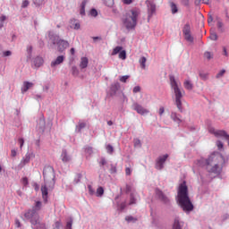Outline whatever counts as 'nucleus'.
I'll list each match as a JSON object with an SVG mask.
<instances>
[{
    "label": "nucleus",
    "mask_w": 229,
    "mask_h": 229,
    "mask_svg": "<svg viewBox=\"0 0 229 229\" xmlns=\"http://www.w3.org/2000/svg\"><path fill=\"white\" fill-rule=\"evenodd\" d=\"M229 157H225L221 153L215 152L211 154L208 159L201 157L194 162L196 167H206L208 173H214V174H221L223 166L228 164Z\"/></svg>",
    "instance_id": "1"
},
{
    "label": "nucleus",
    "mask_w": 229,
    "mask_h": 229,
    "mask_svg": "<svg viewBox=\"0 0 229 229\" xmlns=\"http://www.w3.org/2000/svg\"><path fill=\"white\" fill-rule=\"evenodd\" d=\"M177 203L186 214L194 210V205H192L191 198H189V188L185 181L179 185L177 191Z\"/></svg>",
    "instance_id": "2"
},
{
    "label": "nucleus",
    "mask_w": 229,
    "mask_h": 229,
    "mask_svg": "<svg viewBox=\"0 0 229 229\" xmlns=\"http://www.w3.org/2000/svg\"><path fill=\"white\" fill-rule=\"evenodd\" d=\"M43 176L45 184L41 186V192L45 203H47V196L49 194L47 187H49V189L55 188V168L51 165L45 166L43 170Z\"/></svg>",
    "instance_id": "3"
},
{
    "label": "nucleus",
    "mask_w": 229,
    "mask_h": 229,
    "mask_svg": "<svg viewBox=\"0 0 229 229\" xmlns=\"http://www.w3.org/2000/svg\"><path fill=\"white\" fill-rule=\"evenodd\" d=\"M139 17H140V9L139 8H132L126 13L123 18V24L126 30H135Z\"/></svg>",
    "instance_id": "4"
},
{
    "label": "nucleus",
    "mask_w": 229,
    "mask_h": 229,
    "mask_svg": "<svg viewBox=\"0 0 229 229\" xmlns=\"http://www.w3.org/2000/svg\"><path fill=\"white\" fill-rule=\"evenodd\" d=\"M169 80L171 89L174 90V94L175 96V105L179 112H183V107L182 106V98H183V93L180 89V83L176 81L174 75H170Z\"/></svg>",
    "instance_id": "5"
},
{
    "label": "nucleus",
    "mask_w": 229,
    "mask_h": 229,
    "mask_svg": "<svg viewBox=\"0 0 229 229\" xmlns=\"http://www.w3.org/2000/svg\"><path fill=\"white\" fill-rule=\"evenodd\" d=\"M24 218L27 221H30L31 226L32 225H37L38 219H40V216L33 209H29L27 212L24 213Z\"/></svg>",
    "instance_id": "6"
},
{
    "label": "nucleus",
    "mask_w": 229,
    "mask_h": 229,
    "mask_svg": "<svg viewBox=\"0 0 229 229\" xmlns=\"http://www.w3.org/2000/svg\"><path fill=\"white\" fill-rule=\"evenodd\" d=\"M169 158V154H164L162 156H159L156 159L155 168L157 171H162L165 165V162H167V159Z\"/></svg>",
    "instance_id": "7"
},
{
    "label": "nucleus",
    "mask_w": 229,
    "mask_h": 229,
    "mask_svg": "<svg viewBox=\"0 0 229 229\" xmlns=\"http://www.w3.org/2000/svg\"><path fill=\"white\" fill-rule=\"evenodd\" d=\"M182 33L184 36V39L189 42L190 44H194V37L191 34V25L186 23L182 29Z\"/></svg>",
    "instance_id": "8"
},
{
    "label": "nucleus",
    "mask_w": 229,
    "mask_h": 229,
    "mask_svg": "<svg viewBox=\"0 0 229 229\" xmlns=\"http://www.w3.org/2000/svg\"><path fill=\"white\" fill-rule=\"evenodd\" d=\"M33 157V153L27 152L25 157H22L20 164L17 165L16 169L21 171L27 164H30L31 157Z\"/></svg>",
    "instance_id": "9"
},
{
    "label": "nucleus",
    "mask_w": 229,
    "mask_h": 229,
    "mask_svg": "<svg viewBox=\"0 0 229 229\" xmlns=\"http://www.w3.org/2000/svg\"><path fill=\"white\" fill-rule=\"evenodd\" d=\"M156 197L165 205H169L171 203V199H169V197H167V195H165L164 192L158 189H156Z\"/></svg>",
    "instance_id": "10"
},
{
    "label": "nucleus",
    "mask_w": 229,
    "mask_h": 229,
    "mask_svg": "<svg viewBox=\"0 0 229 229\" xmlns=\"http://www.w3.org/2000/svg\"><path fill=\"white\" fill-rule=\"evenodd\" d=\"M146 4L148 8V19H151L153 14L157 12V5L155 4V2L151 0H147Z\"/></svg>",
    "instance_id": "11"
},
{
    "label": "nucleus",
    "mask_w": 229,
    "mask_h": 229,
    "mask_svg": "<svg viewBox=\"0 0 229 229\" xmlns=\"http://www.w3.org/2000/svg\"><path fill=\"white\" fill-rule=\"evenodd\" d=\"M121 89V84L118 81L113 82L109 88L108 96L114 98Z\"/></svg>",
    "instance_id": "12"
},
{
    "label": "nucleus",
    "mask_w": 229,
    "mask_h": 229,
    "mask_svg": "<svg viewBox=\"0 0 229 229\" xmlns=\"http://www.w3.org/2000/svg\"><path fill=\"white\" fill-rule=\"evenodd\" d=\"M60 158L64 164H69V162L72 161V156L65 148L62 150Z\"/></svg>",
    "instance_id": "13"
},
{
    "label": "nucleus",
    "mask_w": 229,
    "mask_h": 229,
    "mask_svg": "<svg viewBox=\"0 0 229 229\" xmlns=\"http://www.w3.org/2000/svg\"><path fill=\"white\" fill-rule=\"evenodd\" d=\"M133 110L137 112V114H140V115H146V114H149V111L146 108H144L141 105L138 103H134L132 105Z\"/></svg>",
    "instance_id": "14"
},
{
    "label": "nucleus",
    "mask_w": 229,
    "mask_h": 229,
    "mask_svg": "<svg viewBox=\"0 0 229 229\" xmlns=\"http://www.w3.org/2000/svg\"><path fill=\"white\" fill-rule=\"evenodd\" d=\"M67 47H69V41L65 39H60L57 43V51L59 53H64Z\"/></svg>",
    "instance_id": "15"
},
{
    "label": "nucleus",
    "mask_w": 229,
    "mask_h": 229,
    "mask_svg": "<svg viewBox=\"0 0 229 229\" xmlns=\"http://www.w3.org/2000/svg\"><path fill=\"white\" fill-rule=\"evenodd\" d=\"M64 60H65L64 55H58L55 60L51 62L50 67L55 69V67H57V65H60V64H64Z\"/></svg>",
    "instance_id": "16"
},
{
    "label": "nucleus",
    "mask_w": 229,
    "mask_h": 229,
    "mask_svg": "<svg viewBox=\"0 0 229 229\" xmlns=\"http://www.w3.org/2000/svg\"><path fill=\"white\" fill-rule=\"evenodd\" d=\"M48 38H49L50 42L53 44V46H57L59 40H61L60 36H58L51 31L48 33Z\"/></svg>",
    "instance_id": "17"
},
{
    "label": "nucleus",
    "mask_w": 229,
    "mask_h": 229,
    "mask_svg": "<svg viewBox=\"0 0 229 229\" xmlns=\"http://www.w3.org/2000/svg\"><path fill=\"white\" fill-rule=\"evenodd\" d=\"M183 228V222L180 221V217L175 216L174 220L173 229H182Z\"/></svg>",
    "instance_id": "18"
},
{
    "label": "nucleus",
    "mask_w": 229,
    "mask_h": 229,
    "mask_svg": "<svg viewBox=\"0 0 229 229\" xmlns=\"http://www.w3.org/2000/svg\"><path fill=\"white\" fill-rule=\"evenodd\" d=\"M70 28L72 30H80L81 28V25L80 24V21L76 19L70 20Z\"/></svg>",
    "instance_id": "19"
},
{
    "label": "nucleus",
    "mask_w": 229,
    "mask_h": 229,
    "mask_svg": "<svg viewBox=\"0 0 229 229\" xmlns=\"http://www.w3.org/2000/svg\"><path fill=\"white\" fill-rule=\"evenodd\" d=\"M37 128H38L41 131L46 130V120L44 117H40L38 121Z\"/></svg>",
    "instance_id": "20"
},
{
    "label": "nucleus",
    "mask_w": 229,
    "mask_h": 229,
    "mask_svg": "<svg viewBox=\"0 0 229 229\" xmlns=\"http://www.w3.org/2000/svg\"><path fill=\"white\" fill-rule=\"evenodd\" d=\"M32 229H47L46 228V224L40 222V219H38L35 225H31Z\"/></svg>",
    "instance_id": "21"
},
{
    "label": "nucleus",
    "mask_w": 229,
    "mask_h": 229,
    "mask_svg": "<svg viewBox=\"0 0 229 229\" xmlns=\"http://www.w3.org/2000/svg\"><path fill=\"white\" fill-rule=\"evenodd\" d=\"M81 69H87L89 67V58L87 57H81V63H80Z\"/></svg>",
    "instance_id": "22"
},
{
    "label": "nucleus",
    "mask_w": 229,
    "mask_h": 229,
    "mask_svg": "<svg viewBox=\"0 0 229 229\" xmlns=\"http://www.w3.org/2000/svg\"><path fill=\"white\" fill-rule=\"evenodd\" d=\"M89 3L88 0H83L81 4V7H80V15H81L82 17L85 16V7L87 6V4Z\"/></svg>",
    "instance_id": "23"
},
{
    "label": "nucleus",
    "mask_w": 229,
    "mask_h": 229,
    "mask_svg": "<svg viewBox=\"0 0 229 229\" xmlns=\"http://www.w3.org/2000/svg\"><path fill=\"white\" fill-rule=\"evenodd\" d=\"M171 119H173V121L174 123H177V124H180V123H182V119L180 118V114L174 113V112H172L171 113Z\"/></svg>",
    "instance_id": "24"
},
{
    "label": "nucleus",
    "mask_w": 229,
    "mask_h": 229,
    "mask_svg": "<svg viewBox=\"0 0 229 229\" xmlns=\"http://www.w3.org/2000/svg\"><path fill=\"white\" fill-rule=\"evenodd\" d=\"M31 87H33V83L32 82L25 81L23 83L22 88H21V92H28V90H30V89H31Z\"/></svg>",
    "instance_id": "25"
},
{
    "label": "nucleus",
    "mask_w": 229,
    "mask_h": 229,
    "mask_svg": "<svg viewBox=\"0 0 229 229\" xmlns=\"http://www.w3.org/2000/svg\"><path fill=\"white\" fill-rule=\"evenodd\" d=\"M183 85L186 90H192V89H194V84H192V82L190 80L184 81Z\"/></svg>",
    "instance_id": "26"
},
{
    "label": "nucleus",
    "mask_w": 229,
    "mask_h": 229,
    "mask_svg": "<svg viewBox=\"0 0 229 229\" xmlns=\"http://www.w3.org/2000/svg\"><path fill=\"white\" fill-rule=\"evenodd\" d=\"M44 64V59L40 56H37L34 59V65L35 67H40Z\"/></svg>",
    "instance_id": "27"
},
{
    "label": "nucleus",
    "mask_w": 229,
    "mask_h": 229,
    "mask_svg": "<svg viewBox=\"0 0 229 229\" xmlns=\"http://www.w3.org/2000/svg\"><path fill=\"white\" fill-rule=\"evenodd\" d=\"M87 126V123L84 122H79V124L76 126L75 131L80 133Z\"/></svg>",
    "instance_id": "28"
},
{
    "label": "nucleus",
    "mask_w": 229,
    "mask_h": 229,
    "mask_svg": "<svg viewBox=\"0 0 229 229\" xmlns=\"http://www.w3.org/2000/svg\"><path fill=\"white\" fill-rule=\"evenodd\" d=\"M72 223H74V220L72 219V216H70L66 220V225H65L64 229H72Z\"/></svg>",
    "instance_id": "29"
},
{
    "label": "nucleus",
    "mask_w": 229,
    "mask_h": 229,
    "mask_svg": "<svg viewBox=\"0 0 229 229\" xmlns=\"http://www.w3.org/2000/svg\"><path fill=\"white\" fill-rule=\"evenodd\" d=\"M42 208V202L39 200L36 201L35 206L31 208L32 210H35L36 213L38 212Z\"/></svg>",
    "instance_id": "30"
},
{
    "label": "nucleus",
    "mask_w": 229,
    "mask_h": 229,
    "mask_svg": "<svg viewBox=\"0 0 229 229\" xmlns=\"http://www.w3.org/2000/svg\"><path fill=\"white\" fill-rule=\"evenodd\" d=\"M104 194H105V189L101 186L98 187L96 192L97 198H101Z\"/></svg>",
    "instance_id": "31"
},
{
    "label": "nucleus",
    "mask_w": 229,
    "mask_h": 229,
    "mask_svg": "<svg viewBox=\"0 0 229 229\" xmlns=\"http://www.w3.org/2000/svg\"><path fill=\"white\" fill-rule=\"evenodd\" d=\"M170 8H171L172 13H174V14L178 13V6L174 2L170 3Z\"/></svg>",
    "instance_id": "32"
},
{
    "label": "nucleus",
    "mask_w": 229,
    "mask_h": 229,
    "mask_svg": "<svg viewBox=\"0 0 229 229\" xmlns=\"http://www.w3.org/2000/svg\"><path fill=\"white\" fill-rule=\"evenodd\" d=\"M139 62L141 69H146V62H147L146 57L142 56L141 58H140Z\"/></svg>",
    "instance_id": "33"
},
{
    "label": "nucleus",
    "mask_w": 229,
    "mask_h": 229,
    "mask_svg": "<svg viewBox=\"0 0 229 229\" xmlns=\"http://www.w3.org/2000/svg\"><path fill=\"white\" fill-rule=\"evenodd\" d=\"M84 151H85L86 155H88V157H90V155H92V153H94V151L92 150V147H89V146L84 147Z\"/></svg>",
    "instance_id": "34"
},
{
    "label": "nucleus",
    "mask_w": 229,
    "mask_h": 229,
    "mask_svg": "<svg viewBox=\"0 0 229 229\" xmlns=\"http://www.w3.org/2000/svg\"><path fill=\"white\" fill-rule=\"evenodd\" d=\"M204 58H207V60H212V58H214V54H212V52L206 51L204 53Z\"/></svg>",
    "instance_id": "35"
},
{
    "label": "nucleus",
    "mask_w": 229,
    "mask_h": 229,
    "mask_svg": "<svg viewBox=\"0 0 229 229\" xmlns=\"http://www.w3.org/2000/svg\"><path fill=\"white\" fill-rule=\"evenodd\" d=\"M123 51V47H116L113 49L112 55L113 56L117 55L118 53H121Z\"/></svg>",
    "instance_id": "36"
},
{
    "label": "nucleus",
    "mask_w": 229,
    "mask_h": 229,
    "mask_svg": "<svg viewBox=\"0 0 229 229\" xmlns=\"http://www.w3.org/2000/svg\"><path fill=\"white\" fill-rule=\"evenodd\" d=\"M104 4H106V6H108V8H112L114 4V0H104Z\"/></svg>",
    "instance_id": "37"
},
{
    "label": "nucleus",
    "mask_w": 229,
    "mask_h": 229,
    "mask_svg": "<svg viewBox=\"0 0 229 229\" xmlns=\"http://www.w3.org/2000/svg\"><path fill=\"white\" fill-rule=\"evenodd\" d=\"M72 76H79V74H80V70H78V67H76V66H72Z\"/></svg>",
    "instance_id": "38"
},
{
    "label": "nucleus",
    "mask_w": 229,
    "mask_h": 229,
    "mask_svg": "<svg viewBox=\"0 0 229 229\" xmlns=\"http://www.w3.org/2000/svg\"><path fill=\"white\" fill-rule=\"evenodd\" d=\"M106 153H108V155H112L114 153V146L108 144L106 146Z\"/></svg>",
    "instance_id": "39"
},
{
    "label": "nucleus",
    "mask_w": 229,
    "mask_h": 229,
    "mask_svg": "<svg viewBox=\"0 0 229 229\" xmlns=\"http://www.w3.org/2000/svg\"><path fill=\"white\" fill-rule=\"evenodd\" d=\"M81 178H83V175L81 174H77L73 182L74 183H80V182H81Z\"/></svg>",
    "instance_id": "40"
},
{
    "label": "nucleus",
    "mask_w": 229,
    "mask_h": 229,
    "mask_svg": "<svg viewBox=\"0 0 229 229\" xmlns=\"http://www.w3.org/2000/svg\"><path fill=\"white\" fill-rule=\"evenodd\" d=\"M129 79H130V75H123V76H120V77H119V81H120L122 83H126Z\"/></svg>",
    "instance_id": "41"
},
{
    "label": "nucleus",
    "mask_w": 229,
    "mask_h": 229,
    "mask_svg": "<svg viewBox=\"0 0 229 229\" xmlns=\"http://www.w3.org/2000/svg\"><path fill=\"white\" fill-rule=\"evenodd\" d=\"M88 191L89 196H94V194H96V190H94V188L90 184L88 185Z\"/></svg>",
    "instance_id": "42"
},
{
    "label": "nucleus",
    "mask_w": 229,
    "mask_h": 229,
    "mask_svg": "<svg viewBox=\"0 0 229 229\" xmlns=\"http://www.w3.org/2000/svg\"><path fill=\"white\" fill-rule=\"evenodd\" d=\"M125 221H127V223H135L137 221V218L131 216H128L125 217Z\"/></svg>",
    "instance_id": "43"
},
{
    "label": "nucleus",
    "mask_w": 229,
    "mask_h": 229,
    "mask_svg": "<svg viewBox=\"0 0 229 229\" xmlns=\"http://www.w3.org/2000/svg\"><path fill=\"white\" fill-rule=\"evenodd\" d=\"M216 145L217 149L219 151H223V148H224L225 145L221 142V140H216Z\"/></svg>",
    "instance_id": "44"
},
{
    "label": "nucleus",
    "mask_w": 229,
    "mask_h": 229,
    "mask_svg": "<svg viewBox=\"0 0 229 229\" xmlns=\"http://www.w3.org/2000/svg\"><path fill=\"white\" fill-rule=\"evenodd\" d=\"M119 58L121 60H126V50H122L120 53H119Z\"/></svg>",
    "instance_id": "45"
},
{
    "label": "nucleus",
    "mask_w": 229,
    "mask_h": 229,
    "mask_svg": "<svg viewBox=\"0 0 229 229\" xmlns=\"http://www.w3.org/2000/svg\"><path fill=\"white\" fill-rule=\"evenodd\" d=\"M27 53H28V58H31V53H33V47L27 46Z\"/></svg>",
    "instance_id": "46"
},
{
    "label": "nucleus",
    "mask_w": 229,
    "mask_h": 229,
    "mask_svg": "<svg viewBox=\"0 0 229 229\" xmlns=\"http://www.w3.org/2000/svg\"><path fill=\"white\" fill-rule=\"evenodd\" d=\"M110 173H111V174H115V173H117V165H114V164L111 165Z\"/></svg>",
    "instance_id": "47"
},
{
    "label": "nucleus",
    "mask_w": 229,
    "mask_h": 229,
    "mask_svg": "<svg viewBox=\"0 0 229 229\" xmlns=\"http://www.w3.org/2000/svg\"><path fill=\"white\" fill-rule=\"evenodd\" d=\"M181 4L182 6H186V8H189L191 6V0H181Z\"/></svg>",
    "instance_id": "48"
},
{
    "label": "nucleus",
    "mask_w": 229,
    "mask_h": 229,
    "mask_svg": "<svg viewBox=\"0 0 229 229\" xmlns=\"http://www.w3.org/2000/svg\"><path fill=\"white\" fill-rule=\"evenodd\" d=\"M21 183L24 187H28V185L30 184V182L28 181V177H23L21 179Z\"/></svg>",
    "instance_id": "49"
},
{
    "label": "nucleus",
    "mask_w": 229,
    "mask_h": 229,
    "mask_svg": "<svg viewBox=\"0 0 229 229\" xmlns=\"http://www.w3.org/2000/svg\"><path fill=\"white\" fill-rule=\"evenodd\" d=\"M136 203L137 200L135 199V196H133V194H131L129 205H135Z\"/></svg>",
    "instance_id": "50"
},
{
    "label": "nucleus",
    "mask_w": 229,
    "mask_h": 229,
    "mask_svg": "<svg viewBox=\"0 0 229 229\" xmlns=\"http://www.w3.org/2000/svg\"><path fill=\"white\" fill-rule=\"evenodd\" d=\"M98 164L100 167H103V165H106V159L105 157H101Z\"/></svg>",
    "instance_id": "51"
},
{
    "label": "nucleus",
    "mask_w": 229,
    "mask_h": 229,
    "mask_svg": "<svg viewBox=\"0 0 229 229\" xmlns=\"http://www.w3.org/2000/svg\"><path fill=\"white\" fill-rule=\"evenodd\" d=\"M223 26H224L223 21H217V28H218L219 31H221L222 33H223V31H225V29H223Z\"/></svg>",
    "instance_id": "52"
},
{
    "label": "nucleus",
    "mask_w": 229,
    "mask_h": 229,
    "mask_svg": "<svg viewBox=\"0 0 229 229\" xmlns=\"http://www.w3.org/2000/svg\"><path fill=\"white\" fill-rule=\"evenodd\" d=\"M33 4L35 6H41V4H44V0H33Z\"/></svg>",
    "instance_id": "53"
},
{
    "label": "nucleus",
    "mask_w": 229,
    "mask_h": 229,
    "mask_svg": "<svg viewBox=\"0 0 229 229\" xmlns=\"http://www.w3.org/2000/svg\"><path fill=\"white\" fill-rule=\"evenodd\" d=\"M210 40H217V33L211 32L209 36Z\"/></svg>",
    "instance_id": "54"
},
{
    "label": "nucleus",
    "mask_w": 229,
    "mask_h": 229,
    "mask_svg": "<svg viewBox=\"0 0 229 229\" xmlns=\"http://www.w3.org/2000/svg\"><path fill=\"white\" fill-rule=\"evenodd\" d=\"M225 72H226V70H221L216 76V78L219 79V78H223V76H225Z\"/></svg>",
    "instance_id": "55"
},
{
    "label": "nucleus",
    "mask_w": 229,
    "mask_h": 229,
    "mask_svg": "<svg viewBox=\"0 0 229 229\" xmlns=\"http://www.w3.org/2000/svg\"><path fill=\"white\" fill-rule=\"evenodd\" d=\"M8 20V17L4 14L0 15V23L4 24V21Z\"/></svg>",
    "instance_id": "56"
},
{
    "label": "nucleus",
    "mask_w": 229,
    "mask_h": 229,
    "mask_svg": "<svg viewBox=\"0 0 229 229\" xmlns=\"http://www.w3.org/2000/svg\"><path fill=\"white\" fill-rule=\"evenodd\" d=\"M126 208V202H122L121 204H118V210H124Z\"/></svg>",
    "instance_id": "57"
},
{
    "label": "nucleus",
    "mask_w": 229,
    "mask_h": 229,
    "mask_svg": "<svg viewBox=\"0 0 229 229\" xmlns=\"http://www.w3.org/2000/svg\"><path fill=\"white\" fill-rule=\"evenodd\" d=\"M89 14L91 15V17H98V10L91 9Z\"/></svg>",
    "instance_id": "58"
},
{
    "label": "nucleus",
    "mask_w": 229,
    "mask_h": 229,
    "mask_svg": "<svg viewBox=\"0 0 229 229\" xmlns=\"http://www.w3.org/2000/svg\"><path fill=\"white\" fill-rule=\"evenodd\" d=\"M30 5V2L28 0H24L21 4V8H28Z\"/></svg>",
    "instance_id": "59"
},
{
    "label": "nucleus",
    "mask_w": 229,
    "mask_h": 229,
    "mask_svg": "<svg viewBox=\"0 0 229 229\" xmlns=\"http://www.w3.org/2000/svg\"><path fill=\"white\" fill-rule=\"evenodd\" d=\"M3 56H4V57L12 56V51H10V50L4 51V52H3Z\"/></svg>",
    "instance_id": "60"
},
{
    "label": "nucleus",
    "mask_w": 229,
    "mask_h": 229,
    "mask_svg": "<svg viewBox=\"0 0 229 229\" xmlns=\"http://www.w3.org/2000/svg\"><path fill=\"white\" fill-rule=\"evenodd\" d=\"M132 92H133V94H137V93L140 92V86L134 87L132 89Z\"/></svg>",
    "instance_id": "61"
},
{
    "label": "nucleus",
    "mask_w": 229,
    "mask_h": 229,
    "mask_svg": "<svg viewBox=\"0 0 229 229\" xmlns=\"http://www.w3.org/2000/svg\"><path fill=\"white\" fill-rule=\"evenodd\" d=\"M11 157H17V148H13L11 150Z\"/></svg>",
    "instance_id": "62"
},
{
    "label": "nucleus",
    "mask_w": 229,
    "mask_h": 229,
    "mask_svg": "<svg viewBox=\"0 0 229 229\" xmlns=\"http://www.w3.org/2000/svg\"><path fill=\"white\" fill-rule=\"evenodd\" d=\"M34 99H36L37 101H42V99H43V97H42V95H35L34 96Z\"/></svg>",
    "instance_id": "63"
},
{
    "label": "nucleus",
    "mask_w": 229,
    "mask_h": 229,
    "mask_svg": "<svg viewBox=\"0 0 229 229\" xmlns=\"http://www.w3.org/2000/svg\"><path fill=\"white\" fill-rule=\"evenodd\" d=\"M134 146L135 148H137V146H140V140L139 139L134 140Z\"/></svg>",
    "instance_id": "64"
}]
</instances>
